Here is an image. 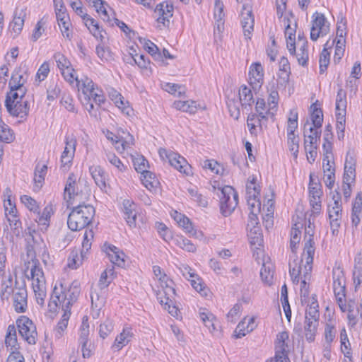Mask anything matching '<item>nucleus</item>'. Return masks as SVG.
<instances>
[{
	"label": "nucleus",
	"mask_w": 362,
	"mask_h": 362,
	"mask_svg": "<svg viewBox=\"0 0 362 362\" xmlns=\"http://www.w3.org/2000/svg\"><path fill=\"white\" fill-rule=\"evenodd\" d=\"M355 177V168L351 165H347L346 163L344 166V173L343 175V184L350 183L351 180H354Z\"/></svg>",
	"instance_id": "nucleus-55"
},
{
	"label": "nucleus",
	"mask_w": 362,
	"mask_h": 362,
	"mask_svg": "<svg viewBox=\"0 0 362 362\" xmlns=\"http://www.w3.org/2000/svg\"><path fill=\"white\" fill-rule=\"evenodd\" d=\"M308 41L304 40L303 44L300 46L298 52L296 54V57L299 64L305 66L308 64Z\"/></svg>",
	"instance_id": "nucleus-44"
},
{
	"label": "nucleus",
	"mask_w": 362,
	"mask_h": 362,
	"mask_svg": "<svg viewBox=\"0 0 362 362\" xmlns=\"http://www.w3.org/2000/svg\"><path fill=\"white\" fill-rule=\"evenodd\" d=\"M329 61H330V53L327 51V49L326 48H324L322 51V52L320 53V60H319V63H320V74H323L329 64Z\"/></svg>",
	"instance_id": "nucleus-45"
},
{
	"label": "nucleus",
	"mask_w": 362,
	"mask_h": 362,
	"mask_svg": "<svg viewBox=\"0 0 362 362\" xmlns=\"http://www.w3.org/2000/svg\"><path fill=\"white\" fill-rule=\"evenodd\" d=\"M95 213V208L90 204L83 203L74 206L67 219L69 228L77 231L88 226L94 218Z\"/></svg>",
	"instance_id": "nucleus-1"
},
{
	"label": "nucleus",
	"mask_w": 362,
	"mask_h": 362,
	"mask_svg": "<svg viewBox=\"0 0 362 362\" xmlns=\"http://www.w3.org/2000/svg\"><path fill=\"white\" fill-rule=\"evenodd\" d=\"M315 251V242L313 241L311 236L309 240L304 244L303 258L305 259L304 279L301 281L300 287V299L302 304L308 303L309 290L306 285V280L310 279V272L312 270V264L313 262V257ZM301 259V262H303Z\"/></svg>",
	"instance_id": "nucleus-3"
},
{
	"label": "nucleus",
	"mask_w": 362,
	"mask_h": 362,
	"mask_svg": "<svg viewBox=\"0 0 362 362\" xmlns=\"http://www.w3.org/2000/svg\"><path fill=\"white\" fill-rule=\"evenodd\" d=\"M195 102L192 100L187 101H175L173 106L178 110L194 114L197 111V107L194 105Z\"/></svg>",
	"instance_id": "nucleus-36"
},
{
	"label": "nucleus",
	"mask_w": 362,
	"mask_h": 362,
	"mask_svg": "<svg viewBox=\"0 0 362 362\" xmlns=\"http://www.w3.org/2000/svg\"><path fill=\"white\" fill-rule=\"evenodd\" d=\"M47 166L43 165L41 167L37 165L35 169L33 181L35 183L34 191H38L42 187L47 173Z\"/></svg>",
	"instance_id": "nucleus-27"
},
{
	"label": "nucleus",
	"mask_w": 362,
	"mask_h": 362,
	"mask_svg": "<svg viewBox=\"0 0 362 362\" xmlns=\"http://www.w3.org/2000/svg\"><path fill=\"white\" fill-rule=\"evenodd\" d=\"M260 276L264 283L270 286L273 283L274 271L270 264L264 263L261 272Z\"/></svg>",
	"instance_id": "nucleus-35"
},
{
	"label": "nucleus",
	"mask_w": 362,
	"mask_h": 362,
	"mask_svg": "<svg viewBox=\"0 0 362 362\" xmlns=\"http://www.w3.org/2000/svg\"><path fill=\"white\" fill-rule=\"evenodd\" d=\"M129 59L134 61V63L137 64L141 69H146L149 64V60L144 54H136L135 57H130Z\"/></svg>",
	"instance_id": "nucleus-62"
},
{
	"label": "nucleus",
	"mask_w": 362,
	"mask_h": 362,
	"mask_svg": "<svg viewBox=\"0 0 362 362\" xmlns=\"http://www.w3.org/2000/svg\"><path fill=\"white\" fill-rule=\"evenodd\" d=\"M111 262L118 267H123L125 265V254L114 245H108L105 249Z\"/></svg>",
	"instance_id": "nucleus-12"
},
{
	"label": "nucleus",
	"mask_w": 362,
	"mask_h": 362,
	"mask_svg": "<svg viewBox=\"0 0 362 362\" xmlns=\"http://www.w3.org/2000/svg\"><path fill=\"white\" fill-rule=\"evenodd\" d=\"M54 58L57 62L58 68L61 70V71L71 66L69 60L64 54L59 52L54 54Z\"/></svg>",
	"instance_id": "nucleus-51"
},
{
	"label": "nucleus",
	"mask_w": 362,
	"mask_h": 362,
	"mask_svg": "<svg viewBox=\"0 0 362 362\" xmlns=\"http://www.w3.org/2000/svg\"><path fill=\"white\" fill-rule=\"evenodd\" d=\"M288 339V333L287 332H279L276 336L275 341L276 354H288V344L286 342Z\"/></svg>",
	"instance_id": "nucleus-26"
},
{
	"label": "nucleus",
	"mask_w": 362,
	"mask_h": 362,
	"mask_svg": "<svg viewBox=\"0 0 362 362\" xmlns=\"http://www.w3.org/2000/svg\"><path fill=\"white\" fill-rule=\"evenodd\" d=\"M132 329L126 327L123 329L122 332L116 337L114 344L112 345L113 349H116L117 351H119L124 346L127 345L132 337Z\"/></svg>",
	"instance_id": "nucleus-24"
},
{
	"label": "nucleus",
	"mask_w": 362,
	"mask_h": 362,
	"mask_svg": "<svg viewBox=\"0 0 362 362\" xmlns=\"http://www.w3.org/2000/svg\"><path fill=\"white\" fill-rule=\"evenodd\" d=\"M247 190V202L250 203L251 201H255L257 202L258 211L260 208V202H259V196H260V189L259 187L255 185L254 181H252L250 184L247 185L246 186Z\"/></svg>",
	"instance_id": "nucleus-30"
},
{
	"label": "nucleus",
	"mask_w": 362,
	"mask_h": 362,
	"mask_svg": "<svg viewBox=\"0 0 362 362\" xmlns=\"http://www.w3.org/2000/svg\"><path fill=\"white\" fill-rule=\"evenodd\" d=\"M82 19L85 21L86 26L88 28V29L90 30V32L93 34V35L95 37H98V36L96 35V32H98L100 35V40L103 42L104 39L103 32L105 33V31H104L102 29V28L99 26L98 23L95 21V20L91 18L88 14L83 16V18Z\"/></svg>",
	"instance_id": "nucleus-22"
},
{
	"label": "nucleus",
	"mask_w": 362,
	"mask_h": 362,
	"mask_svg": "<svg viewBox=\"0 0 362 362\" xmlns=\"http://www.w3.org/2000/svg\"><path fill=\"white\" fill-rule=\"evenodd\" d=\"M160 281V285L163 289V294L165 295H175V289L170 285L173 283L172 280L169 279L165 274L158 278Z\"/></svg>",
	"instance_id": "nucleus-43"
},
{
	"label": "nucleus",
	"mask_w": 362,
	"mask_h": 362,
	"mask_svg": "<svg viewBox=\"0 0 362 362\" xmlns=\"http://www.w3.org/2000/svg\"><path fill=\"white\" fill-rule=\"evenodd\" d=\"M188 192L191 197L197 202L199 206L203 207H206L207 206V200L201 194H199L195 188H189Z\"/></svg>",
	"instance_id": "nucleus-53"
},
{
	"label": "nucleus",
	"mask_w": 362,
	"mask_h": 362,
	"mask_svg": "<svg viewBox=\"0 0 362 362\" xmlns=\"http://www.w3.org/2000/svg\"><path fill=\"white\" fill-rule=\"evenodd\" d=\"M61 104L69 112H76L74 105L73 104V98L69 94H64L62 97Z\"/></svg>",
	"instance_id": "nucleus-59"
},
{
	"label": "nucleus",
	"mask_w": 362,
	"mask_h": 362,
	"mask_svg": "<svg viewBox=\"0 0 362 362\" xmlns=\"http://www.w3.org/2000/svg\"><path fill=\"white\" fill-rule=\"evenodd\" d=\"M18 282L16 276L15 288L18 290L13 293V306L17 313L23 312V296L21 292V288L18 287Z\"/></svg>",
	"instance_id": "nucleus-42"
},
{
	"label": "nucleus",
	"mask_w": 362,
	"mask_h": 362,
	"mask_svg": "<svg viewBox=\"0 0 362 362\" xmlns=\"http://www.w3.org/2000/svg\"><path fill=\"white\" fill-rule=\"evenodd\" d=\"M250 243L252 245L261 246L263 243V235L259 226L250 228L248 233Z\"/></svg>",
	"instance_id": "nucleus-33"
},
{
	"label": "nucleus",
	"mask_w": 362,
	"mask_h": 362,
	"mask_svg": "<svg viewBox=\"0 0 362 362\" xmlns=\"http://www.w3.org/2000/svg\"><path fill=\"white\" fill-rule=\"evenodd\" d=\"M241 23L245 37L250 39V34L253 31L255 18L252 6L250 4H244L241 11Z\"/></svg>",
	"instance_id": "nucleus-7"
},
{
	"label": "nucleus",
	"mask_w": 362,
	"mask_h": 362,
	"mask_svg": "<svg viewBox=\"0 0 362 362\" xmlns=\"http://www.w3.org/2000/svg\"><path fill=\"white\" fill-rule=\"evenodd\" d=\"M145 49L151 54L156 59L161 58V54L159 52L158 47L151 40H145Z\"/></svg>",
	"instance_id": "nucleus-52"
},
{
	"label": "nucleus",
	"mask_w": 362,
	"mask_h": 362,
	"mask_svg": "<svg viewBox=\"0 0 362 362\" xmlns=\"http://www.w3.org/2000/svg\"><path fill=\"white\" fill-rule=\"evenodd\" d=\"M5 106L7 111L14 117H18L23 112L22 100H11V99H6Z\"/></svg>",
	"instance_id": "nucleus-32"
},
{
	"label": "nucleus",
	"mask_w": 362,
	"mask_h": 362,
	"mask_svg": "<svg viewBox=\"0 0 362 362\" xmlns=\"http://www.w3.org/2000/svg\"><path fill=\"white\" fill-rule=\"evenodd\" d=\"M172 216L179 226L183 227L186 230V232L189 233L192 235H194L196 234L197 232L194 230L192 222L189 218L185 216L184 214L178 213L177 211H175Z\"/></svg>",
	"instance_id": "nucleus-23"
},
{
	"label": "nucleus",
	"mask_w": 362,
	"mask_h": 362,
	"mask_svg": "<svg viewBox=\"0 0 362 362\" xmlns=\"http://www.w3.org/2000/svg\"><path fill=\"white\" fill-rule=\"evenodd\" d=\"M113 329V324L110 320H106L100 324L99 329L100 337L105 339Z\"/></svg>",
	"instance_id": "nucleus-54"
},
{
	"label": "nucleus",
	"mask_w": 362,
	"mask_h": 362,
	"mask_svg": "<svg viewBox=\"0 0 362 362\" xmlns=\"http://www.w3.org/2000/svg\"><path fill=\"white\" fill-rule=\"evenodd\" d=\"M239 99L243 107L251 106L254 103L251 89L245 85L241 86L239 90Z\"/></svg>",
	"instance_id": "nucleus-29"
},
{
	"label": "nucleus",
	"mask_w": 362,
	"mask_h": 362,
	"mask_svg": "<svg viewBox=\"0 0 362 362\" xmlns=\"http://www.w3.org/2000/svg\"><path fill=\"white\" fill-rule=\"evenodd\" d=\"M346 93L342 88L339 89L336 98L337 112H346Z\"/></svg>",
	"instance_id": "nucleus-41"
},
{
	"label": "nucleus",
	"mask_w": 362,
	"mask_h": 362,
	"mask_svg": "<svg viewBox=\"0 0 362 362\" xmlns=\"http://www.w3.org/2000/svg\"><path fill=\"white\" fill-rule=\"evenodd\" d=\"M319 324L317 320H308L305 319V335L307 341L312 342L315 340L317 328Z\"/></svg>",
	"instance_id": "nucleus-31"
},
{
	"label": "nucleus",
	"mask_w": 362,
	"mask_h": 362,
	"mask_svg": "<svg viewBox=\"0 0 362 362\" xmlns=\"http://www.w3.org/2000/svg\"><path fill=\"white\" fill-rule=\"evenodd\" d=\"M299 139L298 136H288V144L289 146L290 151L293 153V155L295 158H297L298 153V145Z\"/></svg>",
	"instance_id": "nucleus-57"
},
{
	"label": "nucleus",
	"mask_w": 362,
	"mask_h": 362,
	"mask_svg": "<svg viewBox=\"0 0 362 362\" xmlns=\"http://www.w3.org/2000/svg\"><path fill=\"white\" fill-rule=\"evenodd\" d=\"M89 171L95 184L101 190L105 191L106 177L103 169L99 165H93L89 168Z\"/></svg>",
	"instance_id": "nucleus-13"
},
{
	"label": "nucleus",
	"mask_w": 362,
	"mask_h": 362,
	"mask_svg": "<svg viewBox=\"0 0 362 362\" xmlns=\"http://www.w3.org/2000/svg\"><path fill=\"white\" fill-rule=\"evenodd\" d=\"M80 85L78 88V90L81 89L82 93L84 95L88 94V93L93 92L94 88V83L93 81L88 77H85L84 78H82L81 81Z\"/></svg>",
	"instance_id": "nucleus-49"
},
{
	"label": "nucleus",
	"mask_w": 362,
	"mask_h": 362,
	"mask_svg": "<svg viewBox=\"0 0 362 362\" xmlns=\"http://www.w3.org/2000/svg\"><path fill=\"white\" fill-rule=\"evenodd\" d=\"M107 158L108 161L112 165L115 166L120 172H122L125 170V166L115 153L107 154Z\"/></svg>",
	"instance_id": "nucleus-61"
},
{
	"label": "nucleus",
	"mask_w": 362,
	"mask_h": 362,
	"mask_svg": "<svg viewBox=\"0 0 362 362\" xmlns=\"http://www.w3.org/2000/svg\"><path fill=\"white\" fill-rule=\"evenodd\" d=\"M93 239V232L90 229L89 230H86L83 235V240L82 243V250L81 252V258L83 259L86 254L91 247V240Z\"/></svg>",
	"instance_id": "nucleus-39"
},
{
	"label": "nucleus",
	"mask_w": 362,
	"mask_h": 362,
	"mask_svg": "<svg viewBox=\"0 0 362 362\" xmlns=\"http://www.w3.org/2000/svg\"><path fill=\"white\" fill-rule=\"evenodd\" d=\"M312 27L310 30V39L316 41L320 35H327L329 31V25L322 13L315 12L313 15Z\"/></svg>",
	"instance_id": "nucleus-6"
},
{
	"label": "nucleus",
	"mask_w": 362,
	"mask_h": 362,
	"mask_svg": "<svg viewBox=\"0 0 362 362\" xmlns=\"http://www.w3.org/2000/svg\"><path fill=\"white\" fill-rule=\"evenodd\" d=\"M30 276L32 279V287L35 293L37 303L44 305L45 298L46 297L45 279L42 269L33 262L30 269Z\"/></svg>",
	"instance_id": "nucleus-4"
},
{
	"label": "nucleus",
	"mask_w": 362,
	"mask_h": 362,
	"mask_svg": "<svg viewBox=\"0 0 362 362\" xmlns=\"http://www.w3.org/2000/svg\"><path fill=\"white\" fill-rule=\"evenodd\" d=\"M71 315V312H69V310L66 309L64 310V314L62 317V320L59 322L57 327V331L58 334L57 335V337L59 338L62 336L61 332H63L68 325V321Z\"/></svg>",
	"instance_id": "nucleus-48"
},
{
	"label": "nucleus",
	"mask_w": 362,
	"mask_h": 362,
	"mask_svg": "<svg viewBox=\"0 0 362 362\" xmlns=\"http://www.w3.org/2000/svg\"><path fill=\"white\" fill-rule=\"evenodd\" d=\"M112 100L115 101V103L116 105L122 110V111L129 115L130 112L132 110L129 107H126L124 103V98L122 96L120 93H118L117 92H115L112 95Z\"/></svg>",
	"instance_id": "nucleus-46"
},
{
	"label": "nucleus",
	"mask_w": 362,
	"mask_h": 362,
	"mask_svg": "<svg viewBox=\"0 0 362 362\" xmlns=\"http://www.w3.org/2000/svg\"><path fill=\"white\" fill-rule=\"evenodd\" d=\"M332 277L335 297L346 295L345 277L343 270L340 267L334 269Z\"/></svg>",
	"instance_id": "nucleus-10"
},
{
	"label": "nucleus",
	"mask_w": 362,
	"mask_h": 362,
	"mask_svg": "<svg viewBox=\"0 0 362 362\" xmlns=\"http://www.w3.org/2000/svg\"><path fill=\"white\" fill-rule=\"evenodd\" d=\"M76 185V177L71 173L69 174L64 187V198L69 204H73L77 193L75 192Z\"/></svg>",
	"instance_id": "nucleus-11"
},
{
	"label": "nucleus",
	"mask_w": 362,
	"mask_h": 362,
	"mask_svg": "<svg viewBox=\"0 0 362 362\" xmlns=\"http://www.w3.org/2000/svg\"><path fill=\"white\" fill-rule=\"evenodd\" d=\"M154 13L157 16L158 23H162L165 27L168 26L170 18L173 16V6L168 1L161 2L156 6Z\"/></svg>",
	"instance_id": "nucleus-8"
},
{
	"label": "nucleus",
	"mask_w": 362,
	"mask_h": 362,
	"mask_svg": "<svg viewBox=\"0 0 362 362\" xmlns=\"http://www.w3.org/2000/svg\"><path fill=\"white\" fill-rule=\"evenodd\" d=\"M124 218L130 227L136 226V213L135 212V204L128 199L123 202Z\"/></svg>",
	"instance_id": "nucleus-16"
},
{
	"label": "nucleus",
	"mask_w": 362,
	"mask_h": 362,
	"mask_svg": "<svg viewBox=\"0 0 362 362\" xmlns=\"http://www.w3.org/2000/svg\"><path fill=\"white\" fill-rule=\"evenodd\" d=\"M49 73V64L47 62H45L38 69L36 74V78L39 82L44 81Z\"/></svg>",
	"instance_id": "nucleus-56"
},
{
	"label": "nucleus",
	"mask_w": 362,
	"mask_h": 362,
	"mask_svg": "<svg viewBox=\"0 0 362 362\" xmlns=\"http://www.w3.org/2000/svg\"><path fill=\"white\" fill-rule=\"evenodd\" d=\"M81 264V260L78 259V252L73 250L68 259L67 266L72 269H77Z\"/></svg>",
	"instance_id": "nucleus-60"
},
{
	"label": "nucleus",
	"mask_w": 362,
	"mask_h": 362,
	"mask_svg": "<svg viewBox=\"0 0 362 362\" xmlns=\"http://www.w3.org/2000/svg\"><path fill=\"white\" fill-rule=\"evenodd\" d=\"M52 298H55L59 304L62 305V308H63V305H66V303L68 300L66 286H64L62 283H60L59 287H58L56 284L53 288Z\"/></svg>",
	"instance_id": "nucleus-28"
},
{
	"label": "nucleus",
	"mask_w": 362,
	"mask_h": 362,
	"mask_svg": "<svg viewBox=\"0 0 362 362\" xmlns=\"http://www.w3.org/2000/svg\"><path fill=\"white\" fill-rule=\"evenodd\" d=\"M310 108L313 110L311 113V120L313 125L316 129H320L323 122V113L321 108L316 107V103L311 105Z\"/></svg>",
	"instance_id": "nucleus-34"
},
{
	"label": "nucleus",
	"mask_w": 362,
	"mask_h": 362,
	"mask_svg": "<svg viewBox=\"0 0 362 362\" xmlns=\"http://www.w3.org/2000/svg\"><path fill=\"white\" fill-rule=\"evenodd\" d=\"M23 315L19 316L16 325H9L5 337L6 348L11 351L7 362H23V356L20 352L21 344L18 342L17 332L23 336Z\"/></svg>",
	"instance_id": "nucleus-2"
},
{
	"label": "nucleus",
	"mask_w": 362,
	"mask_h": 362,
	"mask_svg": "<svg viewBox=\"0 0 362 362\" xmlns=\"http://www.w3.org/2000/svg\"><path fill=\"white\" fill-rule=\"evenodd\" d=\"M36 337V327L32 320L24 316V340H26L30 344H35Z\"/></svg>",
	"instance_id": "nucleus-18"
},
{
	"label": "nucleus",
	"mask_w": 362,
	"mask_h": 362,
	"mask_svg": "<svg viewBox=\"0 0 362 362\" xmlns=\"http://www.w3.org/2000/svg\"><path fill=\"white\" fill-rule=\"evenodd\" d=\"M220 208L224 216H229L236 208L238 204V194L235 189L226 185L221 189Z\"/></svg>",
	"instance_id": "nucleus-5"
},
{
	"label": "nucleus",
	"mask_w": 362,
	"mask_h": 362,
	"mask_svg": "<svg viewBox=\"0 0 362 362\" xmlns=\"http://www.w3.org/2000/svg\"><path fill=\"white\" fill-rule=\"evenodd\" d=\"M105 2L103 0H93V6L95 8L96 11L98 13H101L102 19L110 23L111 26H113V24L111 23V19L110 18V16L106 10V8L104 7V4Z\"/></svg>",
	"instance_id": "nucleus-38"
},
{
	"label": "nucleus",
	"mask_w": 362,
	"mask_h": 362,
	"mask_svg": "<svg viewBox=\"0 0 362 362\" xmlns=\"http://www.w3.org/2000/svg\"><path fill=\"white\" fill-rule=\"evenodd\" d=\"M24 206L36 217H38L40 213V206L37 201L30 196L24 195Z\"/></svg>",
	"instance_id": "nucleus-40"
},
{
	"label": "nucleus",
	"mask_w": 362,
	"mask_h": 362,
	"mask_svg": "<svg viewBox=\"0 0 362 362\" xmlns=\"http://www.w3.org/2000/svg\"><path fill=\"white\" fill-rule=\"evenodd\" d=\"M66 293L68 300L66 303V305H63V310L68 309L69 310V312H71V307L73 303L76 301L80 294V288L76 282H73L69 288L66 286Z\"/></svg>",
	"instance_id": "nucleus-20"
},
{
	"label": "nucleus",
	"mask_w": 362,
	"mask_h": 362,
	"mask_svg": "<svg viewBox=\"0 0 362 362\" xmlns=\"http://www.w3.org/2000/svg\"><path fill=\"white\" fill-rule=\"evenodd\" d=\"M168 163L170 165L174 167L180 173H183L186 175L189 174V173L187 171L189 168L187 166L186 160L185 158L180 156V155H177L173 152H170V155H169Z\"/></svg>",
	"instance_id": "nucleus-17"
},
{
	"label": "nucleus",
	"mask_w": 362,
	"mask_h": 362,
	"mask_svg": "<svg viewBox=\"0 0 362 362\" xmlns=\"http://www.w3.org/2000/svg\"><path fill=\"white\" fill-rule=\"evenodd\" d=\"M134 162V166L135 170L138 173H142L145 171L146 169V163H148V161L145 159L144 156H139L138 158H136L133 160Z\"/></svg>",
	"instance_id": "nucleus-63"
},
{
	"label": "nucleus",
	"mask_w": 362,
	"mask_h": 362,
	"mask_svg": "<svg viewBox=\"0 0 362 362\" xmlns=\"http://www.w3.org/2000/svg\"><path fill=\"white\" fill-rule=\"evenodd\" d=\"M22 14L23 8L16 7L14 11L13 21L11 23L9 26L11 32L14 33L13 37L18 35L23 30V17L21 16Z\"/></svg>",
	"instance_id": "nucleus-19"
},
{
	"label": "nucleus",
	"mask_w": 362,
	"mask_h": 362,
	"mask_svg": "<svg viewBox=\"0 0 362 362\" xmlns=\"http://www.w3.org/2000/svg\"><path fill=\"white\" fill-rule=\"evenodd\" d=\"M74 69L71 67V66L66 68L64 70L61 71L64 78L68 81L70 84H72L75 81L76 82L77 87H79L81 81L78 79L77 76H74Z\"/></svg>",
	"instance_id": "nucleus-47"
},
{
	"label": "nucleus",
	"mask_w": 362,
	"mask_h": 362,
	"mask_svg": "<svg viewBox=\"0 0 362 362\" xmlns=\"http://www.w3.org/2000/svg\"><path fill=\"white\" fill-rule=\"evenodd\" d=\"M70 6L76 14L80 16L82 18H83V16L87 14L84 12V8L82 6V2L81 0H71Z\"/></svg>",
	"instance_id": "nucleus-64"
},
{
	"label": "nucleus",
	"mask_w": 362,
	"mask_h": 362,
	"mask_svg": "<svg viewBox=\"0 0 362 362\" xmlns=\"http://www.w3.org/2000/svg\"><path fill=\"white\" fill-rule=\"evenodd\" d=\"M45 24V22L43 21V19L40 20L37 23L35 29L33 30V34L31 35L32 41L35 42L41 37L42 33L45 31V29L43 28Z\"/></svg>",
	"instance_id": "nucleus-58"
},
{
	"label": "nucleus",
	"mask_w": 362,
	"mask_h": 362,
	"mask_svg": "<svg viewBox=\"0 0 362 362\" xmlns=\"http://www.w3.org/2000/svg\"><path fill=\"white\" fill-rule=\"evenodd\" d=\"M249 75L251 85L259 83V87L262 86L264 81V71L260 63L255 62L250 66Z\"/></svg>",
	"instance_id": "nucleus-14"
},
{
	"label": "nucleus",
	"mask_w": 362,
	"mask_h": 362,
	"mask_svg": "<svg viewBox=\"0 0 362 362\" xmlns=\"http://www.w3.org/2000/svg\"><path fill=\"white\" fill-rule=\"evenodd\" d=\"M199 317L211 332L217 329L218 322L216 317L212 313L206 312V309H201L199 312Z\"/></svg>",
	"instance_id": "nucleus-21"
},
{
	"label": "nucleus",
	"mask_w": 362,
	"mask_h": 362,
	"mask_svg": "<svg viewBox=\"0 0 362 362\" xmlns=\"http://www.w3.org/2000/svg\"><path fill=\"white\" fill-rule=\"evenodd\" d=\"M141 174L143 175V178L141 180L146 188L151 189V188L156 187L159 182L156 178L154 173L146 170L145 171L142 172Z\"/></svg>",
	"instance_id": "nucleus-37"
},
{
	"label": "nucleus",
	"mask_w": 362,
	"mask_h": 362,
	"mask_svg": "<svg viewBox=\"0 0 362 362\" xmlns=\"http://www.w3.org/2000/svg\"><path fill=\"white\" fill-rule=\"evenodd\" d=\"M66 146L61 156L62 168L66 170L74 156L76 140L73 136H66Z\"/></svg>",
	"instance_id": "nucleus-9"
},
{
	"label": "nucleus",
	"mask_w": 362,
	"mask_h": 362,
	"mask_svg": "<svg viewBox=\"0 0 362 362\" xmlns=\"http://www.w3.org/2000/svg\"><path fill=\"white\" fill-rule=\"evenodd\" d=\"M60 93L61 88L59 86L52 81L47 89V98L49 100H54L59 95Z\"/></svg>",
	"instance_id": "nucleus-50"
},
{
	"label": "nucleus",
	"mask_w": 362,
	"mask_h": 362,
	"mask_svg": "<svg viewBox=\"0 0 362 362\" xmlns=\"http://www.w3.org/2000/svg\"><path fill=\"white\" fill-rule=\"evenodd\" d=\"M4 207L5 209L6 216H9L11 214H17L16 206L12 201V192L10 188L7 187L4 191Z\"/></svg>",
	"instance_id": "nucleus-25"
},
{
	"label": "nucleus",
	"mask_w": 362,
	"mask_h": 362,
	"mask_svg": "<svg viewBox=\"0 0 362 362\" xmlns=\"http://www.w3.org/2000/svg\"><path fill=\"white\" fill-rule=\"evenodd\" d=\"M6 217L9 222L13 237L15 236L16 240H21L23 236V228L19 216L17 214H11V215Z\"/></svg>",
	"instance_id": "nucleus-15"
}]
</instances>
